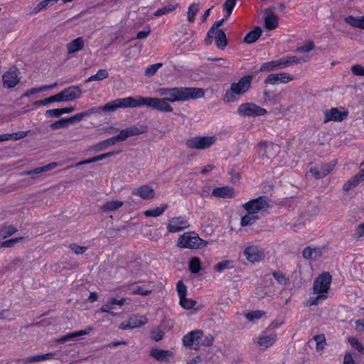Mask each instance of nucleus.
<instances>
[{"mask_svg": "<svg viewBox=\"0 0 364 364\" xmlns=\"http://www.w3.org/2000/svg\"><path fill=\"white\" fill-rule=\"evenodd\" d=\"M361 181H363L361 175L355 174L344 183L343 189L345 191H348L352 188L355 187Z\"/></svg>", "mask_w": 364, "mask_h": 364, "instance_id": "e433bc0d", "label": "nucleus"}, {"mask_svg": "<svg viewBox=\"0 0 364 364\" xmlns=\"http://www.w3.org/2000/svg\"><path fill=\"white\" fill-rule=\"evenodd\" d=\"M203 335V333L201 330H194L189 332L183 338L182 341L183 346L196 350H198L199 343Z\"/></svg>", "mask_w": 364, "mask_h": 364, "instance_id": "9d476101", "label": "nucleus"}, {"mask_svg": "<svg viewBox=\"0 0 364 364\" xmlns=\"http://www.w3.org/2000/svg\"><path fill=\"white\" fill-rule=\"evenodd\" d=\"M208 244L206 240L201 239L194 232H187L179 236L178 246L187 249H201Z\"/></svg>", "mask_w": 364, "mask_h": 364, "instance_id": "f03ea898", "label": "nucleus"}, {"mask_svg": "<svg viewBox=\"0 0 364 364\" xmlns=\"http://www.w3.org/2000/svg\"><path fill=\"white\" fill-rule=\"evenodd\" d=\"M168 208V205L164 204L159 207H156L152 209L146 210L144 214L146 217H158L163 214V213Z\"/></svg>", "mask_w": 364, "mask_h": 364, "instance_id": "58836bf2", "label": "nucleus"}, {"mask_svg": "<svg viewBox=\"0 0 364 364\" xmlns=\"http://www.w3.org/2000/svg\"><path fill=\"white\" fill-rule=\"evenodd\" d=\"M158 92L161 96H164V98L167 102H176L175 100L176 95V90L175 87L168 88V87H161L158 90Z\"/></svg>", "mask_w": 364, "mask_h": 364, "instance_id": "72a5a7b5", "label": "nucleus"}, {"mask_svg": "<svg viewBox=\"0 0 364 364\" xmlns=\"http://www.w3.org/2000/svg\"><path fill=\"white\" fill-rule=\"evenodd\" d=\"M59 0H44L38 3L37 6L33 9L35 14L38 13L41 10L46 9L48 6H51L57 3Z\"/></svg>", "mask_w": 364, "mask_h": 364, "instance_id": "49530a36", "label": "nucleus"}, {"mask_svg": "<svg viewBox=\"0 0 364 364\" xmlns=\"http://www.w3.org/2000/svg\"><path fill=\"white\" fill-rule=\"evenodd\" d=\"M127 97L124 98H117L106 103L103 106L92 107L93 114L101 113L102 112H114L119 108H128Z\"/></svg>", "mask_w": 364, "mask_h": 364, "instance_id": "6e6552de", "label": "nucleus"}, {"mask_svg": "<svg viewBox=\"0 0 364 364\" xmlns=\"http://www.w3.org/2000/svg\"><path fill=\"white\" fill-rule=\"evenodd\" d=\"M344 21L352 27L364 29V16L354 17L348 16L344 18Z\"/></svg>", "mask_w": 364, "mask_h": 364, "instance_id": "f704fd0d", "label": "nucleus"}, {"mask_svg": "<svg viewBox=\"0 0 364 364\" xmlns=\"http://www.w3.org/2000/svg\"><path fill=\"white\" fill-rule=\"evenodd\" d=\"M265 311H253L251 312H248L245 314V317L248 321H254L255 319H259L262 318L264 315H265Z\"/></svg>", "mask_w": 364, "mask_h": 364, "instance_id": "6e6d98bb", "label": "nucleus"}, {"mask_svg": "<svg viewBox=\"0 0 364 364\" xmlns=\"http://www.w3.org/2000/svg\"><path fill=\"white\" fill-rule=\"evenodd\" d=\"M277 340V334L272 333L269 335H262L259 337L257 343L260 346L268 348L272 346Z\"/></svg>", "mask_w": 364, "mask_h": 364, "instance_id": "2f4dec72", "label": "nucleus"}, {"mask_svg": "<svg viewBox=\"0 0 364 364\" xmlns=\"http://www.w3.org/2000/svg\"><path fill=\"white\" fill-rule=\"evenodd\" d=\"M237 0H225V3L223 5V10L227 12V15L225 16V18H228L230 16L235 6Z\"/></svg>", "mask_w": 364, "mask_h": 364, "instance_id": "09e8293b", "label": "nucleus"}, {"mask_svg": "<svg viewBox=\"0 0 364 364\" xmlns=\"http://www.w3.org/2000/svg\"><path fill=\"white\" fill-rule=\"evenodd\" d=\"M17 231V228L13 225H4L0 229V240L9 237L15 234Z\"/></svg>", "mask_w": 364, "mask_h": 364, "instance_id": "37998d69", "label": "nucleus"}, {"mask_svg": "<svg viewBox=\"0 0 364 364\" xmlns=\"http://www.w3.org/2000/svg\"><path fill=\"white\" fill-rule=\"evenodd\" d=\"M156 97L137 96L136 97H127L128 105L130 108L146 106L154 109Z\"/></svg>", "mask_w": 364, "mask_h": 364, "instance_id": "f8f14e48", "label": "nucleus"}, {"mask_svg": "<svg viewBox=\"0 0 364 364\" xmlns=\"http://www.w3.org/2000/svg\"><path fill=\"white\" fill-rule=\"evenodd\" d=\"M227 18H223L220 20H218L217 21H215L212 26L210 28V29L208 30V33H207V35H206V37L204 40V43L206 46H210L213 43V31H217L218 29H220V27L223 25V23H224V21L226 20Z\"/></svg>", "mask_w": 364, "mask_h": 364, "instance_id": "c756f323", "label": "nucleus"}, {"mask_svg": "<svg viewBox=\"0 0 364 364\" xmlns=\"http://www.w3.org/2000/svg\"><path fill=\"white\" fill-rule=\"evenodd\" d=\"M162 65L163 64L161 63H158L149 66L145 70V76L148 77L154 76L156 73L157 70L162 67Z\"/></svg>", "mask_w": 364, "mask_h": 364, "instance_id": "603ef678", "label": "nucleus"}, {"mask_svg": "<svg viewBox=\"0 0 364 364\" xmlns=\"http://www.w3.org/2000/svg\"><path fill=\"white\" fill-rule=\"evenodd\" d=\"M252 79L253 76L252 75H247L241 77L238 82L232 83L230 88L225 92L223 96V101L227 103L237 101L240 96L250 90Z\"/></svg>", "mask_w": 364, "mask_h": 364, "instance_id": "f257e3e1", "label": "nucleus"}, {"mask_svg": "<svg viewBox=\"0 0 364 364\" xmlns=\"http://www.w3.org/2000/svg\"><path fill=\"white\" fill-rule=\"evenodd\" d=\"M244 255L246 259L252 262H259L264 258V253L257 246H249L245 248Z\"/></svg>", "mask_w": 364, "mask_h": 364, "instance_id": "f3484780", "label": "nucleus"}, {"mask_svg": "<svg viewBox=\"0 0 364 364\" xmlns=\"http://www.w3.org/2000/svg\"><path fill=\"white\" fill-rule=\"evenodd\" d=\"M259 219V217L258 215L247 213V214H246L241 218L240 225L242 227L252 225Z\"/></svg>", "mask_w": 364, "mask_h": 364, "instance_id": "ea45409f", "label": "nucleus"}, {"mask_svg": "<svg viewBox=\"0 0 364 364\" xmlns=\"http://www.w3.org/2000/svg\"><path fill=\"white\" fill-rule=\"evenodd\" d=\"M59 102H71L80 97L82 90L80 86H70L57 94Z\"/></svg>", "mask_w": 364, "mask_h": 364, "instance_id": "9b49d317", "label": "nucleus"}, {"mask_svg": "<svg viewBox=\"0 0 364 364\" xmlns=\"http://www.w3.org/2000/svg\"><path fill=\"white\" fill-rule=\"evenodd\" d=\"M147 129L148 127L146 126L137 124L121 130L119 133L117 134V136L119 141H124L129 137L146 133Z\"/></svg>", "mask_w": 364, "mask_h": 364, "instance_id": "1a4fd4ad", "label": "nucleus"}, {"mask_svg": "<svg viewBox=\"0 0 364 364\" xmlns=\"http://www.w3.org/2000/svg\"><path fill=\"white\" fill-rule=\"evenodd\" d=\"M122 205L123 203L119 200L107 201L102 205V210L105 213L114 211L122 207Z\"/></svg>", "mask_w": 364, "mask_h": 364, "instance_id": "4c0bfd02", "label": "nucleus"}, {"mask_svg": "<svg viewBox=\"0 0 364 364\" xmlns=\"http://www.w3.org/2000/svg\"><path fill=\"white\" fill-rule=\"evenodd\" d=\"M176 102L188 101L200 99L204 97L205 91L199 87H175Z\"/></svg>", "mask_w": 364, "mask_h": 364, "instance_id": "7ed1b4c3", "label": "nucleus"}, {"mask_svg": "<svg viewBox=\"0 0 364 364\" xmlns=\"http://www.w3.org/2000/svg\"><path fill=\"white\" fill-rule=\"evenodd\" d=\"M293 80V77L287 73L269 74L264 80V84L277 85L287 83Z\"/></svg>", "mask_w": 364, "mask_h": 364, "instance_id": "6ab92c4d", "label": "nucleus"}, {"mask_svg": "<svg viewBox=\"0 0 364 364\" xmlns=\"http://www.w3.org/2000/svg\"><path fill=\"white\" fill-rule=\"evenodd\" d=\"M178 6V4L167 5L166 6L161 8V9H158L157 11H156L155 13L154 14V16L156 17H159L162 15L169 14V13L173 11L174 10H176Z\"/></svg>", "mask_w": 364, "mask_h": 364, "instance_id": "c03bdc74", "label": "nucleus"}, {"mask_svg": "<svg viewBox=\"0 0 364 364\" xmlns=\"http://www.w3.org/2000/svg\"><path fill=\"white\" fill-rule=\"evenodd\" d=\"M232 264L233 261L232 260H224L215 265L214 269L215 271L220 272L225 269L232 268L233 267Z\"/></svg>", "mask_w": 364, "mask_h": 364, "instance_id": "864d4df0", "label": "nucleus"}, {"mask_svg": "<svg viewBox=\"0 0 364 364\" xmlns=\"http://www.w3.org/2000/svg\"><path fill=\"white\" fill-rule=\"evenodd\" d=\"M215 40L216 47L223 50L228 44V41L226 34L223 29H218L213 31V41Z\"/></svg>", "mask_w": 364, "mask_h": 364, "instance_id": "4be33fe9", "label": "nucleus"}, {"mask_svg": "<svg viewBox=\"0 0 364 364\" xmlns=\"http://www.w3.org/2000/svg\"><path fill=\"white\" fill-rule=\"evenodd\" d=\"M119 141L117 135L112 136L109 139H107L105 140H103L95 145L93 146V149L95 151H101L103 150H105L109 146L114 145L116 143H117Z\"/></svg>", "mask_w": 364, "mask_h": 364, "instance_id": "cd10ccee", "label": "nucleus"}, {"mask_svg": "<svg viewBox=\"0 0 364 364\" xmlns=\"http://www.w3.org/2000/svg\"><path fill=\"white\" fill-rule=\"evenodd\" d=\"M279 148L275 146L272 143H267L265 141H260L258 144L259 155L263 159L274 158Z\"/></svg>", "mask_w": 364, "mask_h": 364, "instance_id": "4468645a", "label": "nucleus"}, {"mask_svg": "<svg viewBox=\"0 0 364 364\" xmlns=\"http://www.w3.org/2000/svg\"><path fill=\"white\" fill-rule=\"evenodd\" d=\"M120 152H121V150L109 151L105 154L94 156L95 157L94 160H95V161L97 162V161L105 159L107 158L111 157L112 156L118 155L119 154H120Z\"/></svg>", "mask_w": 364, "mask_h": 364, "instance_id": "680f3d73", "label": "nucleus"}, {"mask_svg": "<svg viewBox=\"0 0 364 364\" xmlns=\"http://www.w3.org/2000/svg\"><path fill=\"white\" fill-rule=\"evenodd\" d=\"M17 68L13 66L9 69L2 76L4 86L7 88L15 87L19 82Z\"/></svg>", "mask_w": 364, "mask_h": 364, "instance_id": "ddd939ff", "label": "nucleus"}, {"mask_svg": "<svg viewBox=\"0 0 364 364\" xmlns=\"http://www.w3.org/2000/svg\"><path fill=\"white\" fill-rule=\"evenodd\" d=\"M30 132H31V130H28V131H21V132H18L11 133V134H8V137H9V139L17 141V140H19L21 139L26 137Z\"/></svg>", "mask_w": 364, "mask_h": 364, "instance_id": "4d7b16f0", "label": "nucleus"}, {"mask_svg": "<svg viewBox=\"0 0 364 364\" xmlns=\"http://www.w3.org/2000/svg\"><path fill=\"white\" fill-rule=\"evenodd\" d=\"M190 226L187 220L183 217H174L169 220L167 226L169 232H177Z\"/></svg>", "mask_w": 364, "mask_h": 364, "instance_id": "dca6fc26", "label": "nucleus"}, {"mask_svg": "<svg viewBox=\"0 0 364 364\" xmlns=\"http://www.w3.org/2000/svg\"><path fill=\"white\" fill-rule=\"evenodd\" d=\"M54 355H55V353H48L43 354V355H36L23 358L22 360V363L23 364H30V363H33L41 362L43 360H49L50 358H53Z\"/></svg>", "mask_w": 364, "mask_h": 364, "instance_id": "7c9ffc66", "label": "nucleus"}, {"mask_svg": "<svg viewBox=\"0 0 364 364\" xmlns=\"http://www.w3.org/2000/svg\"><path fill=\"white\" fill-rule=\"evenodd\" d=\"M302 256L304 259L315 260V257L313 252V249L310 247H306L302 252Z\"/></svg>", "mask_w": 364, "mask_h": 364, "instance_id": "338daca9", "label": "nucleus"}, {"mask_svg": "<svg viewBox=\"0 0 364 364\" xmlns=\"http://www.w3.org/2000/svg\"><path fill=\"white\" fill-rule=\"evenodd\" d=\"M332 277L328 272L319 274L314 282V292L316 294H326L330 289Z\"/></svg>", "mask_w": 364, "mask_h": 364, "instance_id": "0eeeda50", "label": "nucleus"}, {"mask_svg": "<svg viewBox=\"0 0 364 364\" xmlns=\"http://www.w3.org/2000/svg\"><path fill=\"white\" fill-rule=\"evenodd\" d=\"M348 111H340L337 107H332L324 112V122L330 121L342 122L348 116Z\"/></svg>", "mask_w": 364, "mask_h": 364, "instance_id": "2eb2a0df", "label": "nucleus"}, {"mask_svg": "<svg viewBox=\"0 0 364 364\" xmlns=\"http://www.w3.org/2000/svg\"><path fill=\"white\" fill-rule=\"evenodd\" d=\"M199 10L198 5L197 4H192L189 8L188 11V21L190 22H193L195 21V16L198 13Z\"/></svg>", "mask_w": 364, "mask_h": 364, "instance_id": "5fc2aeb1", "label": "nucleus"}, {"mask_svg": "<svg viewBox=\"0 0 364 364\" xmlns=\"http://www.w3.org/2000/svg\"><path fill=\"white\" fill-rule=\"evenodd\" d=\"M351 71L355 75L364 76V67L360 65H355L351 67Z\"/></svg>", "mask_w": 364, "mask_h": 364, "instance_id": "774afa93", "label": "nucleus"}, {"mask_svg": "<svg viewBox=\"0 0 364 364\" xmlns=\"http://www.w3.org/2000/svg\"><path fill=\"white\" fill-rule=\"evenodd\" d=\"M348 341L352 348L356 349L360 354L364 355V347L356 338L350 337Z\"/></svg>", "mask_w": 364, "mask_h": 364, "instance_id": "3c124183", "label": "nucleus"}, {"mask_svg": "<svg viewBox=\"0 0 364 364\" xmlns=\"http://www.w3.org/2000/svg\"><path fill=\"white\" fill-rule=\"evenodd\" d=\"M262 30L261 27L257 26L255 29L249 31L244 37L243 41L247 44H252L256 42L261 36Z\"/></svg>", "mask_w": 364, "mask_h": 364, "instance_id": "c85d7f7f", "label": "nucleus"}, {"mask_svg": "<svg viewBox=\"0 0 364 364\" xmlns=\"http://www.w3.org/2000/svg\"><path fill=\"white\" fill-rule=\"evenodd\" d=\"M133 194L138 195L144 200L151 199L155 196L154 190L147 185L140 186L136 191H133Z\"/></svg>", "mask_w": 364, "mask_h": 364, "instance_id": "5701e85b", "label": "nucleus"}, {"mask_svg": "<svg viewBox=\"0 0 364 364\" xmlns=\"http://www.w3.org/2000/svg\"><path fill=\"white\" fill-rule=\"evenodd\" d=\"M274 10V7H269L264 10L266 14L264 21V27L268 30H274L278 27L279 25V17L272 11Z\"/></svg>", "mask_w": 364, "mask_h": 364, "instance_id": "aec40b11", "label": "nucleus"}, {"mask_svg": "<svg viewBox=\"0 0 364 364\" xmlns=\"http://www.w3.org/2000/svg\"><path fill=\"white\" fill-rule=\"evenodd\" d=\"M283 65L282 63V60L279 59L278 60H272L269 62H267L263 63L259 69V72H271L274 70H277L280 69H283Z\"/></svg>", "mask_w": 364, "mask_h": 364, "instance_id": "393cba45", "label": "nucleus"}, {"mask_svg": "<svg viewBox=\"0 0 364 364\" xmlns=\"http://www.w3.org/2000/svg\"><path fill=\"white\" fill-rule=\"evenodd\" d=\"M176 290L178 292V295L179 299L186 296L187 294V287L184 284L182 280H179L176 284Z\"/></svg>", "mask_w": 364, "mask_h": 364, "instance_id": "bf43d9fd", "label": "nucleus"}, {"mask_svg": "<svg viewBox=\"0 0 364 364\" xmlns=\"http://www.w3.org/2000/svg\"><path fill=\"white\" fill-rule=\"evenodd\" d=\"M215 141L216 137L214 136H198L187 139L186 146L188 149L202 150L210 147Z\"/></svg>", "mask_w": 364, "mask_h": 364, "instance_id": "423d86ee", "label": "nucleus"}, {"mask_svg": "<svg viewBox=\"0 0 364 364\" xmlns=\"http://www.w3.org/2000/svg\"><path fill=\"white\" fill-rule=\"evenodd\" d=\"M263 95L265 101H269L273 103L276 102L277 95L274 92L264 90Z\"/></svg>", "mask_w": 364, "mask_h": 364, "instance_id": "e2e57ef3", "label": "nucleus"}, {"mask_svg": "<svg viewBox=\"0 0 364 364\" xmlns=\"http://www.w3.org/2000/svg\"><path fill=\"white\" fill-rule=\"evenodd\" d=\"M85 41L82 37H78L66 45L68 54H72L83 49Z\"/></svg>", "mask_w": 364, "mask_h": 364, "instance_id": "b1692460", "label": "nucleus"}, {"mask_svg": "<svg viewBox=\"0 0 364 364\" xmlns=\"http://www.w3.org/2000/svg\"><path fill=\"white\" fill-rule=\"evenodd\" d=\"M212 193L214 196L230 198L234 196V189L229 186L218 187L214 188Z\"/></svg>", "mask_w": 364, "mask_h": 364, "instance_id": "bb28decb", "label": "nucleus"}, {"mask_svg": "<svg viewBox=\"0 0 364 364\" xmlns=\"http://www.w3.org/2000/svg\"><path fill=\"white\" fill-rule=\"evenodd\" d=\"M92 114H93V109H92V108H90L86 111L82 112L80 113H77V114L72 116V117H73L74 122H80L83 118H85L86 117H89Z\"/></svg>", "mask_w": 364, "mask_h": 364, "instance_id": "13d9d810", "label": "nucleus"}, {"mask_svg": "<svg viewBox=\"0 0 364 364\" xmlns=\"http://www.w3.org/2000/svg\"><path fill=\"white\" fill-rule=\"evenodd\" d=\"M147 321V319L145 316H139L134 315L130 317L128 320L124 321L119 326V328L127 330V329H132L134 328L140 327L144 325Z\"/></svg>", "mask_w": 364, "mask_h": 364, "instance_id": "412c9836", "label": "nucleus"}, {"mask_svg": "<svg viewBox=\"0 0 364 364\" xmlns=\"http://www.w3.org/2000/svg\"><path fill=\"white\" fill-rule=\"evenodd\" d=\"M70 248L76 254L80 255L84 253L87 247L85 246L78 245L76 243L70 244Z\"/></svg>", "mask_w": 364, "mask_h": 364, "instance_id": "69168bd1", "label": "nucleus"}, {"mask_svg": "<svg viewBox=\"0 0 364 364\" xmlns=\"http://www.w3.org/2000/svg\"><path fill=\"white\" fill-rule=\"evenodd\" d=\"M63 114L62 108H56L52 109H48L45 112V116L46 117H60Z\"/></svg>", "mask_w": 364, "mask_h": 364, "instance_id": "052dcab7", "label": "nucleus"}, {"mask_svg": "<svg viewBox=\"0 0 364 364\" xmlns=\"http://www.w3.org/2000/svg\"><path fill=\"white\" fill-rule=\"evenodd\" d=\"M188 269L192 274H198L201 270V262L197 257H191L188 262Z\"/></svg>", "mask_w": 364, "mask_h": 364, "instance_id": "c9c22d12", "label": "nucleus"}, {"mask_svg": "<svg viewBox=\"0 0 364 364\" xmlns=\"http://www.w3.org/2000/svg\"><path fill=\"white\" fill-rule=\"evenodd\" d=\"M196 304V301L191 299H188L186 296L180 299V305L185 309H192Z\"/></svg>", "mask_w": 364, "mask_h": 364, "instance_id": "8fccbe9b", "label": "nucleus"}, {"mask_svg": "<svg viewBox=\"0 0 364 364\" xmlns=\"http://www.w3.org/2000/svg\"><path fill=\"white\" fill-rule=\"evenodd\" d=\"M154 109L169 112L173 111V107L168 103L165 98H155Z\"/></svg>", "mask_w": 364, "mask_h": 364, "instance_id": "473e14b6", "label": "nucleus"}, {"mask_svg": "<svg viewBox=\"0 0 364 364\" xmlns=\"http://www.w3.org/2000/svg\"><path fill=\"white\" fill-rule=\"evenodd\" d=\"M109 76V73L105 69H100L98 72L90 77H89L85 82H89L92 81H100L106 79Z\"/></svg>", "mask_w": 364, "mask_h": 364, "instance_id": "79ce46f5", "label": "nucleus"}, {"mask_svg": "<svg viewBox=\"0 0 364 364\" xmlns=\"http://www.w3.org/2000/svg\"><path fill=\"white\" fill-rule=\"evenodd\" d=\"M150 355L159 361H165L168 357H171L173 353L168 350H161L159 348H153L150 351Z\"/></svg>", "mask_w": 364, "mask_h": 364, "instance_id": "a878e982", "label": "nucleus"}, {"mask_svg": "<svg viewBox=\"0 0 364 364\" xmlns=\"http://www.w3.org/2000/svg\"><path fill=\"white\" fill-rule=\"evenodd\" d=\"M242 207L248 213L258 215L259 212H264L269 208L268 197L262 196L257 198L252 199L243 204Z\"/></svg>", "mask_w": 364, "mask_h": 364, "instance_id": "20e7f679", "label": "nucleus"}, {"mask_svg": "<svg viewBox=\"0 0 364 364\" xmlns=\"http://www.w3.org/2000/svg\"><path fill=\"white\" fill-rule=\"evenodd\" d=\"M267 110L253 102H245L237 108V113L243 117H257L267 114Z\"/></svg>", "mask_w": 364, "mask_h": 364, "instance_id": "39448f33", "label": "nucleus"}, {"mask_svg": "<svg viewBox=\"0 0 364 364\" xmlns=\"http://www.w3.org/2000/svg\"><path fill=\"white\" fill-rule=\"evenodd\" d=\"M50 128L52 130H56L60 129L66 128V124L65 123L64 119L61 118L50 124Z\"/></svg>", "mask_w": 364, "mask_h": 364, "instance_id": "0e129e2a", "label": "nucleus"}, {"mask_svg": "<svg viewBox=\"0 0 364 364\" xmlns=\"http://www.w3.org/2000/svg\"><path fill=\"white\" fill-rule=\"evenodd\" d=\"M57 85H58L57 82H54L51 85L41 86V87H34V88H32V89L28 90L26 93L23 94V96L28 97L30 95H34V94L40 92L41 91L53 89V88L57 86Z\"/></svg>", "mask_w": 364, "mask_h": 364, "instance_id": "a18cd8bd", "label": "nucleus"}, {"mask_svg": "<svg viewBox=\"0 0 364 364\" xmlns=\"http://www.w3.org/2000/svg\"><path fill=\"white\" fill-rule=\"evenodd\" d=\"M55 102H59L57 94L50 96L43 100L36 101V102H34L33 105L36 107H38V106H42V105H47L48 104Z\"/></svg>", "mask_w": 364, "mask_h": 364, "instance_id": "de8ad7c7", "label": "nucleus"}, {"mask_svg": "<svg viewBox=\"0 0 364 364\" xmlns=\"http://www.w3.org/2000/svg\"><path fill=\"white\" fill-rule=\"evenodd\" d=\"M336 165V161H331L328 164H321L311 167L309 170L310 173L317 179L322 178L327 176Z\"/></svg>", "mask_w": 364, "mask_h": 364, "instance_id": "a211bd4d", "label": "nucleus"}, {"mask_svg": "<svg viewBox=\"0 0 364 364\" xmlns=\"http://www.w3.org/2000/svg\"><path fill=\"white\" fill-rule=\"evenodd\" d=\"M283 68H287L291 65L298 64L301 62H304L305 60L303 58H298L296 56H289L287 58H281Z\"/></svg>", "mask_w": 364, "mask_h": 364, "instance_id": "a19ab883", "label": "nucleus"}]
</instances>
